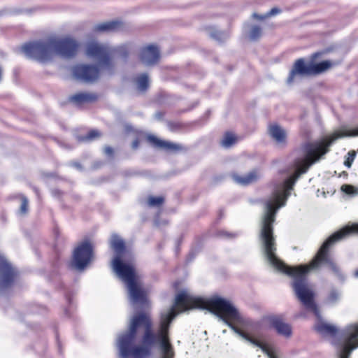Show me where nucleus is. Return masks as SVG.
I'll return each instance as SVG.
<instances>
[{
  "mask_svg": "<svg viewBox=\"0 0 358 358\" xmlns=\"http://www.w3.org/2000/svg\"><path fill=\"white\" fill-rule=\"evenodd\" d=\"M172 308H175L176 315L178 314L176 309L180 312H184L196 308L207 310L221 319L235 315V311L232 309V305L222 298L213 297L205 299L201 297L190 296L185 292H182L176 295L174 306L171 308L168 313Z\"/></svg>",
  "mask_w": 358,
  "mask_h": 358,
  "instance_id": "3",
  "label": "nucleus"
},
{
  "mask_svg": "<svg viewBox=\"0 0 358 358\" xmlns=\"http://www.w3.org/2000/svg\"><path fill=\"white\" fill-rule=\"evenodd\" d=\"M268 134L276 143L279 144L286 145L287 143V133L278 124H271L268 126Z\"/></svg>",
  "mask_w": 358,
  "mask_h": 358,
  "instance_id": "22",
  "label": "nucleus"
},
{
  "mask_svg": "<svg viewBox=\"0 0 358 358\" xmlns=\"http://www.w3.org/2000/svg\"><path fill=\"white\" fill-rule=\"evenodd\" d=\"M356 157V152L355 151H350L348 153L347 157H345L344 165L347 166L348 168H350L352 162L355 160V158Z\"/></svg>",
  "mask_w": 358,
  "mask_h": 358,
  "instance_id": "33",
  "label": "nucleus"
},
{
  "mask_svg": "<svg viewBox=\"0 0 358 358\" xmlns=\"http://www.w3.org/2000/svg\"><path fill=\"white\" fill-rule=\"evenodd\" d=\"M348 175V173L345 171H343V176Z\"/></svg>",
  "mask_w": 358,
  "mask_h": 358,
  "instance_id": "49",
  "label": "nucleus"
},
{
  "mask_svg": "<svg viewBox=\"0 0 358 358\" xmlns=\"http://www.w3.org/2000/svg\"><path fill=\"white\" fill-rule=\"evenodd\" d=\"M176 316L175 308L161 315L157 333L153 331V322L150 315L144 312H136V330L142 329L141 345H136V358H149L152 348L159 344L162 351V358H173L175 353L171 343L169 331Z\"/></svg>",
  "mask_w": 358,
  "mask_h": 358,
  "instance_id": "2",
  "label": "nucleus"
},
{
  "mask_svg": "<svg viewBox=\"0 0 358 358\" xmlns=\"http://www.w3.org/2000/svg\"><path fill=\"white\" fill-rule=\"evenodd\" d=\"M22 51L28 58L41 62L48 61L55 55L52 38L24 44Z\"/></svg>",
  "mask_w": 358,
  "mask_h": 358,
  "instance_id": "8",
  "label": "nucleus"
},
{
  "mask_svg": "<svg viewBox=\"0 0 358 358\" xmlns=\"http://www.w3.org/2000/svg\"><path fill=\"white\" fill-rule=\"evenodd\" d=\"M165 199L163 196H149L147 198V204L150 207H161L164 205Z\"/></svg>",
  "mask_w": 358,
  "mask_h": 358,
  "instance_id": "29",
  "label": "nucleus"
},
{
  "mask_svg": "<svg viewBox=\"0 0 358 358\" xmlns=\"http://www.w3.org/2000/svg\"><path fill=\"white\" fill-rule=\"evenodd\" d=\"M314 329L322 336L332 338L336 337L339 331L336 326L322 321L317 322L314 326Z\"/></svg>",
  "mask_w": 358,
  "mask_h": 358,
  "instance_id": "23",
  "label": "nucleus"
},
{
  "mask_svg": "<svg viewBox=\"0 0 358 358\" xmlns=\"http://www.w3.org/2000/svg\"><path fill=\"white\" fill-rule=\"evenodd\" d=\"M28 199L26 196H21V205L20 208V212L22 214H25L28 211Z\"/></svg>",
  "mask_w": 358,
  "mask_h": 358,
  "instance_id": "34",
  "label": "nucleus"
},
{
  "mask_svg": "<svg viewBox=\"0 0 358 358\" xmlns=\"http://www.w3.org/2000/svg\"><path fill=\"white\" fill-rule=\"evenodd\" d=\"M73 166H76L78 169L80 168V165L78 164H77V163H74Z\"/></svg>",
  "mask_w": 358,
  "mask_h": 358,
  "instance_id": "46",
  "label": "nucleus"
},
{
  "mask_svg": "<svg viewBox=\"0 0 358 358\" xmlns=\"http://www.w3.org/2000/svg\"><path fill=\"white\" fill-rule=\"evenodd\" d=\"M348 175V173L345 171H343V176Z\"/></svg>",
  "mask_w": 358,
  "mask_h": 358,
  "instance_id": "48",
  "label": "nucleus"
},
{
  "mask_svg": "<svg viewBox=\"0 0 358 358\" xmlns=\"http://www.w3.org/2000/svg\"><path fill=\"white\" fill-rule=\"evenodd\" d=\"M150 80L148 73L136 75V96L145 94L149 90Z\"/></svg>",
  "mask_w": 358,
  "mask_h": 358,
  "instance_id": "21",
  "label": "nucleus"
},
{
  "mask_svg": "<svg viewBox=\"0 0 358 358\" xmlns=\"http://www.w3.org/2000/svg\"><path fill=\"white\" fill-rule=\"evenodd\" d=\"M54 53L64 58L73 57L78 52L79 43L72 38H52Z\"/></svg>",
  "mask_w": 358,
  "mask_h": 358,
  "instance_id": "12",
  "label": "nucleus"
},
{
  "mask_svg": "<svg viewBox=\"0 0 358 358\" xmlns=\"http://www.w3.org/2000/svg\"><path fill=\"white\" fill-rule=\"evenodd\" d=\"M94 94L88 92H80L72 96L70 99L76 105H81L85 103H90L96 99Z\"/></svg>",
  "mask_w": 358,
  "mask_h": 358,
  "instance_id": "24",
  "label": "nucleus"
},
{
  "mask_svg": "<svg viewBox=\"0 0 358 358\" xmlns=\"http://www.w3.org/2000/svg\"><path fill=\"white\" fill-rule=\"evenodd\" d=\"M311 164H309V163L304 159V162H303L301 164H300L297 166V168L293 175H294L296 177V178H299V177L301 174L306 173L308 171V167Z\"/></svg>",
  "mask_w": 358,
  "mask_h": 358,
  "instance_id": "31",
  "label": "nucleus"
},
{
  "mask_svg": "<svg viewBox=\"0 0 358 358\" xmlns=\"http://www.w3.org/2000/svg\"><path fill=\"white\" fill-rule=\"evenodd\" d=\"M120 27L118 21H110L96 24L93 30L96 32H109L117 30Z\"/></svg>",
  "mask_w": 358,
  "mask_h": 358,
  "instance_id": "26",
  "label": "nucleus"
},
{
  "mask_svg": "<svg viewBox=\"0 0 358 358\" xmlns=\"http://www.w3.org/2000/svg\"><path fill=\"white\" fill-rule=\"evenodd\" d=\"M132 47L129 45H120L116 48H112V56L117 55L123 60H126L129 52L131 51Z\"/></svg>",
  "mask_w": 358,
  "mask_h": 358,
  "instance_id": "28",
  "label": "nucleus"
},
{
  "mask_svg": "<svg viewBox=\"0 0 358 358\" xmlns=\"http://www.w3.org/2000/svg\"><path fill=\"white\" fill-rule=\"evenodd\" d=\"M280 12H281L280 9L275 7V8H271V10L269 12H268L266 14H267L268 17H269L271 16L279 14V13H280Z\"/></svg>",
  "mask_w": 358,
  "mask_h": 358,
  "instance_id": "38",
  "label": "nucleus"
},
{
  "mask_svg": "<svg viewBox=\"0 0 358 358\" xmlns=\"http://www.w3.org/2000/svg\"><path fill=\"white\" fill-rule=\"evenodd\" d=\"M150 289L145 286L136 273V306H139L143 309L150 308L149 294Z\"/></svg>",
  "mask_w": 358,
  "mask_h": 358,
  "instance_id": "19",
  "label": "nucleus"
},
{
  "mask_svg": "<svg viewBox=\"0 0 358 358\" xmlns=\"http://www.w3.org/2000/svg\"><path fill=\"white\" fill-rule=\"evenodd\" d=\"M92 257V245L88 241L78 245L73 252L72 265L78 270L84 269Z\"/></svg>",
  "mask_w": 358,
  "mask_h": 358,
  "instance_id": "13",
  "label": "nucleus"
},
{
  "mask_svg": "<svg viewBox=\"0 0 358 358\" xmlns=\"http://www.w3.org/2000/svg\"><path fill=\"white\" fill-rule=\"evenodd\" d=\"M16 270L0 254V287H9L16 276Z\"/></svg>",
  "mask_w": 358,
  "mask_h": 358,
  "instance_id": "18",
  "label": "nucleus"
},
{
  "mask_svg": "<svg viewBox=\"0 0 358 358\" xmlns=\"http://www.w3.org/2000/svg\"><path fill=\"white\" fill-rule=\"evenodd\" d=\"M169 125H170L171 127H178L179 124H178V123H173V122H170V123H169Z\"/></svg>",
  "mask_w": 358,
  "mask_h": 358,
  "instance_id": "44",
  "label": "nucleus"
},
{
  "mask_svg": "<svg viewBox=\"0 0 358 358\" xmlns=\"http://www.w3.org/2000/svg\"><path fill=\"white\" fill-rule=\"evenodd\" d=\"M104 153L108 156H112L113 153V148L108 146L104 148Z\"/></svg>",
  "mask_w": 358,
  "mask_h": 358,
  "instance_id": "40",
  "label": "nucleus"
},
{
  "mask_svg": "<svg viewBox=\"0 0 358 358\" xmlns=\"http://www.w3.org/2000/svg\"><path fill=\"white\" fill-rule=\"evenodd\" d=\"M116 345L120 358H134V315H130L128 331L118 336Z\"/></svg>",
  "mask_w": 358,
  "mask_h": 358,
  "instance_id": "10",
  "label": "nucleus"
},
{
  "mask_svg": "<svg viewBox=\"0 0 358 358\" xmlns=\"http://www.w3.org/2000/svg\"><path fill=\"white\" fill-rule=\"evenodd\" d=\"M238 139L239 138L234 132L227 131L224 134L220 145L225 148H229L235 145Z\"/></svg>",
  "mask_w": 358,
  "mask_h": 358,
  "instance_id": "27",
  "label": "nucleus"
},
{
  "mask_svg": "<svg viewBox=\"0 0 358 358\" xmlns=\"http://www.w3.org/2000/svg\"><path fill=\"white\" fill-rule=\"evenodd\" d=\"M297 179L298 178H296V177L293 174L291 176L288 177L286 180H285L283 182V187L285 189V191L283 192H276L274 194L273 198L266 203V211L264 216L262 229L264 227V222L267 215L268 214L269 206L272 204L274 206H277L279 204V207H278V208L276 209L277 211L279 208L284 206L285 204L287 197L289 195V193L287 192L293 189V187Z\"/></svg>",
  "mask_w": 358,
  "mask_h": 358,
  "instance_id": "16",
  "label": "nucleus"
},
{
  "mask_svg": "<svg viewBox=\"0 0 358 358\" xmlns=\"http://www.w3.org/2000/svg\"><path fill=\"white\" fill-rule=\"evenodd\" d=\"M232 309L235 311V315L234 316H227L226 317H222V320L237 334L241 336L242 338L245 339L246 341L250 342L251 343L255 345L256 346L260 348L266 355L269 357V358H278L275 352L270 349L265 343L262 341L253 338L248 333L245 332L240 327H237L235 324V322L238 324L243 326L245 328L248 329H255L257 327L258 324L252 321L250 319L243 318L239 314L238 310L232 306Z\"/></svg>",
  "mask_w": 358,
  "mask_h": 358,
  "instance_id": "7",
  "label": "nucleus"
},
{
  "mask_svg": "<svg viewBox=\"0 0 358 358\" xmlns=\"http://www.w3.org/2000/svg\"><path fill=\"white\" fill-rule=\"evenodd\" d=\"M329 299L332 301H336L337 299V294L336 293H331L329 296Z\"/></svg>",
  "mask_w": 358,
  "mask_h": 358,
  "instance_id": "42",
  "label": "nucleus"
},
{
  "mask_svg": "<svg viewBox=\"0 0 358 358\" xmlns=\"http://www.w3.org/2000/svg\"><path fill=\"white\" fill-rule=\"evenodd\" d=\"M131 129H132V127L131 126H126L125 127V130H126L127 132H129Z\"/></svg>",
  "mask_w": 358,
  "mask_h": 358,
  "instance_id": "43",
  "label": "nucleus"
},
{
  "mask_svg": "<svg viewBox=\"0 0 358 358\" xmlns=\"http://www.w3.org/2000/svg\"><path fill=\"white\" fill-rule=\"evenodd\" d=\"M271 205L268 214L265 219L264 227L261 231V238L264 245V252L268 262L278 271L285 273L294 278L292 287L294 292L302 303L314 315L320 318V313L314 301L315 294L310 289L306 278V274L310 269H317L322 265H327L336 275L341 274V270L330 254L331 247L337 241L348 236L357 233L353 226L345 227L331 235L321 245L314 258L307 265L289 266L285 264L275 255L277 250L275 237L273 236V224L275 222L276 209L279 207Z\"/></svg>",
  "mask_w": 358,
  "mask_h": 358,
  "instance_id": "1",
  "label": "nucleus"
},
{
  "mask_svg": "<svg viewBox=\"0 0 358 358\" xmlns=\"http://www.w3.org/2000/svg\"><path fill=\"white\" fill-rule=\"evenodd\" d=\"M322 55V52L311 54L308 64L304 58L296 59L289 73L287 83H292L297 76H317L330 69L334 65V63L329 60H324L319 63L315 62L316 59Z\"/></svg>",
  "mask_w": 358,
  "mask_h": 358,
  "instance_id": "5",
  "label": "nucleus"
},
{
  "mask_svg": "<svg viewBox=\"0 0 358 358\" xmlns=\"http://www.w3.org/2000/svg\"><path fill=\"white\" fill-rule=\"evenodd\" d=\"M141 62L146 66L157 65L161 59L159 48L155 44H149L143 47L139 53Z\"/></svg>",
  "mask_w": 358,
  "mask_h": 358,
  "instance_id": "17",
  "label": "nucleus"
},
{
  "mask_svg": "<svg viewBox=\"0 0 358 358\" xmlns=\"http://www.w3.org/2000/svg\"><path fill=\"white\" fill-rule=\"evenodd\" d=\"M343 337V342L339 358H349L352 352L358 348V324L348 326Z\"/></svg>",
  "mask_w": 358,
  "mask_h": 358,
  "instance_id": "11",
  "label": "nucleus"
},
{
  "mask_svg": "<svg viewBox=\"0 0 358 358\" xmlns=\"http://www.w3.org/2000/svg\"><path fill=\"white\" fill-rule=\"evenodd\" d=\"M142 138L151 147L171 153L177 154L187 150V148L182 144L162 140L153 134H145L142 135Z\"/></svg>",
  "mask_w": 358,
  "mask_h": 358,
  "instance_id": "14",
  "label": "nucleus"
},
{
  "mask_svg": "<svg viewBox=\"0 0 358 358\" xmlns=\"http://www.w3.org/2000/svg\"><path fill=\"white\" fill-rule=\"evenodd\" d=\"M131 146H132V147H134V141H133V142L131 143Z\"/></svg>",
  "mask_w": 358,
  "mask_h": 358,
  "instance_id": "50",
  "label": "nucleus"
},
{
  "mask_svg": "<svg viewBox=\"0 0 358 358\" xmlns=\"http://www.w3.org/2000/svg\"><path fill=\"white\" fill-rule=\"evenodd\" d=\"M71 73L76 80L86 83H94L99 76V69L94 65L78 64L72 67Z\"/></svg>",
  "mask_w": 358,
  "mask_h": 358,
  "instance_id": "15",
  "label": "nucleus"
},
{
  "mask_svg": "<svg viewBox=\"0 0 358 358\" xmlns=\"http://www.w3.org/2000/svg\"><path fill=\"white\" fill-rule=\"evenodd\" d=\"M217 236H224V237H227V238H233V237H235L236 234H233V233H229L224 230H220V231H217Z\"/></svg>",
  "mask_w": 358,
  "mask_h": 358,
  "instance_id": "37",
  "label": "nucleus"
},
{
  "mask_svg": "<svg viewBox=\"0 0 358 358\" xmlns=\"http://www.w3.org/2000/svg\"><path fill=\"white\" fill-rule=\"evenodd\" d=\"M259 178L258 173L256 170L252 171L244 176L239 175H234L233 178L234 180L243 185H248L257 180Z\"/></svg>",
  "mask_w": 358,
  "mask_h": 358,
  "instance_id": "25",
  "label": "nucleus"
},
{
  "mask_svg": "<svg viewBox=\"0 0 358 358\" xmlns=\"http://www.w3.org/2000/svg\"><path fill=\"white\" fill-rule=\"evenodd\" d=\"M354 229H355V231L358 233V224H355L352 225Z\"/></svg>",
  "mask_w": 358,
  "mask_h": 358,
  "instance_id": "45",
  "label": "nucleus"
},
{
  "mask_svg": "<svg viewBox=\"0 0 358 358\" xmlns=\"http://www.w3.org/2000/svg\"><path fill=\"white\" fill-rule=\"evenodd\" d=\"M271 326L275 329L278 334L285 337H289L292 335V328L289 324L284 322L280 316L273 315L268 318Z\"/></svg>",
  "mask_w": 358,
  "mask_h": 358,
  "instance_id": "20",
  "label": "nucleus"
},
{
  "mask_svg": "<svg viewBox=\"0 0 358 358\" xmlns=\"http://www.w3.org/2000/svg\"><path fill=\"white\" fill-rule=\"evenodd\" d=\"M140 135L141 134H139V132L136 131V143H135L136 148L138 146V144H139L138 138H140Z\"/></svg>",
  "mask_w": 358,
  "mask_h": 358,
  "instance_id": "41",
  "label": "nucleus"
},
{
  "mask_svg": "<svg viewBox=\"0 0 358 358\" xmlns=\"http://www.w3.org/2000/svg\"><path fill=\"white\" fill-rule=\"evenodd\" d=\"M252 17H253L255 19L259 20H265L266 18H268L267 14H265V15H259V14H257V13H254V14L252 15Z\"/></svg>",
  "mask_w": 358,
  "mask_h": 358,
  "instance_id": "39",
  "label": "nucleus"
},
{
  "mask_svg": "<svg viewBox=\"0 0 358 358\" xmlns=\"http://www.w3.org/2000/svg\"><path fill=\"white\" fill-rule=\"evenodd\" d=\"M262 35V29L259 25H253L249 31V38L250 41H257Z\"/></svg>",
  "mask_w": 358,
  "mask_h": 358,
  "instance_id": "30",
  "label": "nucleus"
},
{
  "mask_svg": "<svg viewBox=\"0 0 358 358\" xmlns=\"http://www.w3.org/2000/svg\"><path fill=\"white\" fill-rule=\"evenodd\" d=\"M169 224V221L167 220H163L160 217L159 214L158 213L154 219V225L157 228H162L163 227H166Z\"/></svg>",
  "mask_w": 358,
  "mask_h": 358,
  "instance_id": "32",
  "label": "nucleus"
},
{
  "mask_svg": "<svg viewBox=\"0 0 358 358\" xmlns=\"http://www.w3.org/2000/svg\"><path fill=\"white\" fill-rule=\"evenodd\" d=\"M341 191H343V192H345V194H352L353 193H355V188L354 186L351 185H343L341 186Z\"/></svg>",
  "mask_w": 358,
  "mask_h": 358,
  "instance_id": "36",
  "label": "nucleus"
},
{
  "mask_svg": "<svg viewBox=\"0 0 358 358\" xmlns=\"http://www.w3.org/2000/svg\"><path fill=\"white\" fill-rule=\"evenodd\" d=\"M99 136H100V133L97 130H92L88 133V134L85 137L83 138L82 140L92 141Z\"/></svg>",
  "mask_w": 358,
  "mask_h": 358,
  "instance_id": "35",
  "label": "nucleus"
},
{
  "mask_svg": "<svg viewBox=\"0 0 358 358\" xmlns=\"http://www.w3.org/2000/svg\"><path fill=\"white\" fill-rule=\"evenodd\" d=\"M112 53V48L105 44L92 42L86 47L87 56L98 60L101 69L108 74L113 73L114 66L110 59Z\"/></svg>",
  "mask_w": 358,
  "mask_h": 358,
  "instance_id": "9",
  "label": "nucleus"
},
{
  "mask_svg": "<svg viewBox=\"0 0 358 358\" xmlns=\"http://www.w3.org/2000/svg\"><path fill=\"white\" fill-rule=\"evenodd\" d=\"M358 126L352 129L344 131H336L322 141L315 143H308L304 146L306 152L305 160L313 164L318 161L323 155L329 152V147L338 138L344 136H357Z\"/></svg>",
  "mask_w": 358,
  "mask_h": 358,
  "instance_id": "6",
  "label": "nucleus"
},
{
  "mask_svg": "<svg viewBox=\"0 0 358 358\" xmlns=\"http://www.w3.org/2000/svg\"><path fill=\"white\" fill-rule=\"evenodd\" d=\"M355 275L356 277H358V269L355 271Z\"/></svg>",
  "mask_w": 358,
  "mask_h": 358,
  "instance_id": "47",
  "label": "nucleus"
},
{
  "mask_svg": "<svg viewBox=\"0 0 358 358\" xmlns=\"http://www.w3.org/2000/svg\"><path fill=\"white\" fill-rule=\"evenodd\" d=\"M110 248L115 252L111 262L113 272L124 283L131 307H134V267L131 261L126 259L125 243L117 234L111 235Z\"/></svg>",
  "mask_w": 358,
  "mask_h": 358,
  "instance_id": "4",
  "label": "nucleus"
}]
</instances>
